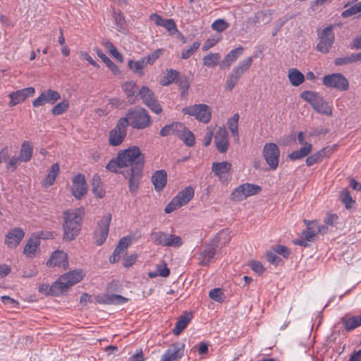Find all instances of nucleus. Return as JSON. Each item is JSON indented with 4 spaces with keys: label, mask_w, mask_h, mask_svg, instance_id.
Here are the masks:
<instances>
[{
    "label": "nucleus",
    "mask_w": 361,
    "mask_h": 361,
    "mask_svg": "<svg viewBox=\"0 0 361 361\" xmlns=\"http://www.w3.org/2000/svg\"><path fill=\"white\" fill-rule=\"evenodd\" d=\"M145 158V154L135 146L130 147L118 153L120 163L124 167L119 173L128 180L129 190L132 194L137 192L142 178Z\"/></svg>",
    "instance_id": "nucleus-1"
},
{
    "label": "nucleus",
    "mask_w": 361,
    "mask_h": 361,
    "mask_svg": "<svg viewBox=\"0 0 361 361\" xmlns=\"http://www.w3.org/2000/svg\"><path fill=\"white\" fill-rule=\"evenodd\" d=\"M83 210L82 209H69L63 212V239L67 241L73 240L80 230Z\"/></svg>",
    "instance_id": "nucleus-2"
},
{
    "label": "nucleus",
    "mask_w": 361,
    "mask_h": 361,
    "mask_svg": "<svg viewBox=\"0 0 361 361\" xmlns=\"http://www.w3.org/2000/svg\"><path fill=\"white\" fill-rule=\"evenodd\" d=\"M160 135L163 137L171 135L177 136L189 147L193 146L195 142L193 133L180 122H173L164 126L160 130Z\"/></svg>",
    "instance_id": "nucleus-3"
},
{
    "label": "nucleus",
    "mask_w": 361,
    "mask_h": 361,
    "mask_svg": "<svg viewBox=\"0 0 361 361\" xmlns=\"http://www.w3.org/2000/svg\"><path fill=\"white\" fill-rule=\"evenodd\" d=\"M151 240L156 245L178 248L183 245V240L179 235L161 231L151 233Z\"/></svg>",
    "instance_id": "nucleus-4"
},
{
    "label": "nucleus",
    "mask_w": 361,
    "mask_h": 361,
    "mask_svg": "<svg viewBox=\"0 0 361 361\" xmlns=\"http://www.w3.org/2000/svg\"><path fill=\"white\" fill-rule=\"evenodd\" d=\"M300 97L310 104L317 113L326 116L332 115L331 107L318 93L312 91H305Z\"/></svg>",
    "instance_id": "nucleus-5"
},
{
    "label": "nucleus",
    "mask_w": 361,
    "mask_h": 361,
    "mask_svg": "<svg viewBox=\"0 0 361 361\" xmlns=\"http://www.w3.org/2000/svg\"><path fill=\"white\" fill-rule=\"evenodd\" d=\"M128 125L136 129H144L151 124L150 116L143 108H136L129 110L126 117Z\"/></svg>",
    "instance_id": "nucleus-6"
},
{
    "label": "nucleus",
    "mask_w": 361,
    "mask_h": 361,
    "mask_svg": "<svg viewBox=\"0 0 361 361\" xmlns=\"http://www.w3.org/2000/svg\"><path fill=\"white\" fill-rule=\"evenodd\" d=\"M194 196V189L188 186L180 191L176 197L166 206L164 212L167 214L187 204Z\"/></svg>",
    "instance_id": "nucleus-7"
},
{
    "label": "nucleus",
    "mask_w": 361,
    "mask_h": 361,
    "mask_svg": "<svg viewBox=\"0 0 361 361\" xmlns=\"http://www.w3.org/2000/svg\"><path fill=\"white\" fill-rule=\"evenodd\" d=\"M183 112L185 114L195 116L198 121L204 123H208L212 118V109L204 104L186 106L183 109Z\"/></svg>",
    "instance_id": "nucleus-8"
},
{
    "label": "nucleus",
    "mask_w": 361,
    "mask_h": 361,
    "mask_svg": "<svg viewBox=\"0 0 361 361\" xmlns=\"http://www.w3.org/2000/svg\"><path fill=\"white\" fill-rule=\"evenodd\" d=\"M85 276L82 269H75L61 275L57 280L61 293H66L72 286L80 282Z\"/></svg>",
    "instance_id": "nucleus-9"
},
{
    "label": "nucleus",
    "mask_w": 361,
    "mask_h": 361,
    "mask_svg": "<svg viewBox=\"0 0 361 361\" xmlns=\"http://www.w3.org/2000/svg\"><path fill=\"white\" fill-rule=\"evenodd\" d=\"M128 121L126 118H121L114 128L109 131V143L111 146H119L126 136Z\"/></svg>",
    "instance_id": "nucleus-10"
},
{
    "label": "nucleus",
    "mask_w": 361,
    "mask_h": 361,
    "mask_svg": "<svg viewBox=\"0 0 361 361\" xmlns=\"http://www.w3.org/2000/svg\"><path fill=\"white\" fill-rule=\"evenodd\" d=\"M261 188L255 184L244 183L236 188L231 195V199L235 202H241L250 196L261 191Z\"/></svg>",
    "instance_id": "nucleus-11"
},
{
    "label": "nucleus",
    "mask_w": 361,
    "mask_h": 361,
    "mask_svg": "<svg viewBox=\"0 0 361 361\" xmlns=\"http://www.w3.org/2000/svg\"><path fill=\"white\" fill-rule=\"evenodd\" d=\"M333 27V25L328 26L318 33L317 51L324 54L329 52L335 39Z\"/></svg>",
    "instance_id": "nucleus-12"
},
{
    "label": "nucleus",
    "mask_w": 361,
    "mask_h": 361,
    "mask_svg": "<svg viewBox=\"0 0 361 361\" xmlns=\"http://www.w3.org/2000/svg\"><path fill=\"white\" fill-rule=\"evenodd\" d=\"M323 84L327 87L335 88L340 91H346L349 88L347 78L341 73H332L323 78Z\"/></svg>",
    "instance_id": "nucleus-13"
},
{
    "label": "nucleus",
    "mask_w": 361,
    "mask_h": 361,
    "mask_svg": "<svg viewBox=\"0 0 361 361\" xmlns=\"http://www.w3.org/2000/svg\"><path fill=\"white\" fill-rule=\"evenodd\" d=\"M280 151L273 142L267 143L263 148V156L271 169H276L279 165Z\"/></svg>",
    "instance_id": "nucleus-14"
},
{
    "label": "nucleus",
    "mask_w": 361,
    "mask_h": 361,
    "mask_svg": "<svg viewBox=\"0 0 361 361\" xmlns=\"http://www.w3.org/2000/svg\"><path fill=\"white\" fill-rule=\"evenodd\" d=\"M139 95L143 103L147 105L153 112L159 114L161 111L160 104L157 102L152 91L146 86H143L139 91Z\"/></svg>",
    "instance_id": "nucleus-15"
},
{
    "label": "nucleus",
    "mask_w": 361,
    "mask_h": 361,
    "mask_svg": "<svg viewBox=\"0 0 361 361\" xmlns=\"http://www.w3.org/2000/svg\"><path fill=\"white\" fill-rule=\"evenodd\" d=\"M214 144L217 150L225 153L229 147V135L224 126L219 127L214 135Z\"/></svg>",
    "instance_id": "nucleus-16"
},
{
    "label": "nucleus",
    "mask_w": 361,
    "mask_h": 361,
    "mask_svg": "<svg viewBox=\"0 0 361 361\" xmlns=\"http://www.w3.org/2000/svg\"><path fill=\"white\" fill-rule=\"evenodd\" d=\"M60 98V94L57 91L49 89L42 92L41 94L33 101L32 105L35 107H38L45 104H53Z\"/></svg>",
    "instance_id": "nucleus-17"
},
{
    "label": "nucleus",
    "mask_w": 361,
    "mask_h": 361,
    "mask_svg": "<svg viewBox=\"0 0 361 361\" xmlns=\"http://www.w3.org/2000/svg\"><path fill=\"white\" fill-rule=\"evenodd\" d=\"M71 190L73 195L78 200L86 195L87 185L84 175L80 173L73 178Z\"/></svg>",
    "instance_id": "nucleus-18"
},
{
    "label": "nucleus",
    "mask_w": 361,
    "mask_h": 361,
    "mask_svg": "<svg viewBox=\"0 0 361 361\" xmlns=\"http://www.w3.org/2000/svg\"><path fill=\"white\" fill-rule=\"evenodd\" d=\"M184 348L183 343H174L163 355L161 361H177L183 355Z\"/></svg>",
    "instance_id": "nucleus-19"
},
{
    "label": "nucleus",
    "mask_w": 361,
    "mask_h": 361,
    "mask_svg": "<svg viewBox=\"0 0 361 361\" xmlns=\"http://www.w3.org/2000/svg\"><path fill=\"white\" fill-rule=\"evenodd\" d=\"M34 87L23 88L16 92H11L8 97L11 99L9 102L10 106H13L25 101L27 98L32 97L35 94Z\"/></svg>",
    "instance_id": "nucleus-20"
},
{
    "label": "nucleus",
    "mask_w": 361,
    "mask_h": 361,
    "mask_svg": "<svg viewBox=\"0 0 361 361\" xmlns=\"http://www.w3.org/2000/svg\"><path fill=\"white\" fill-rule=\"evenodd\" d=\"M218 242L217 239H213L210 243L205 246L204 250L201 252L199 258L200 265H207L210 260L214 258L218 246Z\"/></svg>",
    "instance_id": "nucleus-21"
},
{
    "label": "nucleus",
    "mask_w": 361,
    "mask_h": 361,
    "mask_svg": "<svg viewBox=\"0 0 361 361\" xmlns=\"http://www.w3.org/2000/svg\"><path fill=\"white\" fill-rule=\"evenodd\" d=\"M231 170V164L228 161L214 162L212 164V171L221 182L228 180Z\"/></svg>",
    "instance_id": "nucleus-22"
},
{
    "label": "nucleus",
    "mask_w": 361,
    "mask_h": 361,
    "mask_svg": "<svg viewBox=\"0 0 361 361\" xmlns=\"http://www.w3.org/2000/svg\"><path fill=\"white\" fill-rule=\"evenodd\" d=\"M335 149V146H328L323 148L322 149L308 157L305 160L306 164L308 166H310L315 164L320 163L324 157H330L334 152Z\"/></svg>",
    "instance_id": "nucleus-23"
},
{
    "label": "nucleus",
    "mask_w": 361,
    "mask_h": 361,
    "mask_svg": "<svg viewBox=\"0 0 361 361\" xmlns=\"http://www.w3.org/2000/svg\"><path fill=\"white\" fill-rule=\"evenodd\" d=\"M47 265L49 267H59L66 269L68 266L67 254L60 250L54 252L47 261Z\"/></svg>",
    "instance_id": "nucleus-24"
},
{
    "label": "nucleus",
    "mask_w": 361,
    "mask_h": 361,
    "mask_svg": "<svg viewBox=\"0 0 361 361\" xmlns=\"http://www.w3.org/2000/svg\"><path fill=\"white\" fill-rule=\"evenodd\" d=\"M24 235L25 233L21 228H15L6 235L5 244L10 248H14L20 244Z\"/></svg>",
    "instance_id": "nucleus-25"
},
{
    "label": "nucleus",
    "mask_w": 361,
    "mask_h": 361,
    "mask_svg": "<svg viewBox=\"0 0 361 361\" xmlns=\"http://www.w3.org/2000/svg\"><path fill=\"white\" fill-rule=\"evenodd\" d=\"M111 219V214H107L99 224V229L95 233V236L97 238V243L98 245H102L106 239Z\"/></svg>",
    "instance_id": "nucleus-26"
},
{
    "label": "nucleus",
    "mask_w": 361,
    "mask_h": 361,
    "mask_svg": "<svg viewBox=\"0 0 361 361\" xmlns=\"http://www.w3.org/2000/svg\"><path fill=\"white\" fill-rule=\"evenodd\" d=\"M131 243V238L129 236L122 238L114 250L112 255L109 258L111 263H115L118 261L121 255H124L128 249V247Z\"/></svg>",
    "instance_id": "nucleus-27"
},
{
    "label": "nucleus",
    "mask_w": 361,
    "mask_h": 361,
    "mask_svg": "<svg viewBox=\"0 0 361 361\" xmlns=\"http://www.w3.org/2000/svg\"><path fill=\"white\" fill-rule=\"evenodd\" d=\"M244 49L243 47H238L234 49H232L229 53L224 57L221 63V68H225L229 67L243 53Z\"/></svg>",
    "instance_id": "nucleus-28"
},
{
    "label": "nucleus",
    "mask_w": 361,
    "mask_h": 361,
    "mask_svg": "<svg viewBox=\"0 0 361 361\" xmlns=\"http://www.w3.org/2000/svg\"><path fill=\"white\" fill-rule=\"evenodd\" d=\"M152 181L156 190H161L167 181L166 172L164 170L156 171L152 176Z\"/></svg>",
    "instance_id": "nucleus-29"
},
{
    "label": "nucleus",
    "mask_w": 361,
    "mask_h": 361,
    "mask_svg": "<svg viewBox=\"0 0 361 361\" xmlns=\"http://www.w3.org/2000/svg\"><path fill=\"white\" fill-rule=\"evenodd\" d=\"M40 244L38 237L31 236L27 241L24 247V254L28 257H33Z\"/></svg>",
    "instance_id": "nucleus-30"
},
{
    "label": "nucleus",
    "mask_w": 361,
    "mask_h": 361,
    "mask_svg": "<svg viewBox=\"0 0 361 361\" xmlns=\"http://www.w3.org/2000/svg\"><path fill=\"white\" fill-rule=\"evenodd\" d=\"M122 89L125 92L128 100L130 103L133 104L137 97V86L135 82L128 81L122 85Z\"/></svg>",
    "instance_id": "nucleus-31"
},
{
    "label": "nucleus",
    "mask_w": 361,
    "mask_h": 361,
    "mask_svg": "<svg viewBox=\"0 0 361 361\" xmlns=\"http://www.w3.org/2000/svg\"><path fill=\"white\" fill-rule=\"evenodd\" d=\"M39 291L44 295H50L52 296H59L61 295L59 286L57 284V281H55L51 286L47 283H42L39 286Z\"/></svg>",
    "instance_id": "nucleus-32"
},
{
    "label": "nucleus",
    "mask_w": 361,
    "mask_h": 361,
    "mask_svg": "<svg viewBox=\"0 0 361 361\" xmlns=\"http://www.w3.org/2000/svg\"><path fill=\"white\" fill-rule=\"evenodd\" d=\"M192 318V314L190 313H185L181 315L176 324L173 333L175 335H179L187 326Z\"/></svg>",
    "instance_id": "nucleus-33"
},
{
    "label": "nucleus",
    "mask_w": 361,
    "mask_h": 361,
    "mask_svg": "<svg viewBox=\"0 0 361 361\" xmlns=\"http://www.w3.org/2000/svg\"><path fill=\"white\" fill-rule=\"evenodd\" d=\"M345 329L350 331L361 326V315L342 318Z\"/></svg>",
    "instance_id": "nucleus-34"
},
{
    "label": "nucleus",
    "mask_w": 361,
    "mask_h": 361,
    "mask_svg": "<svg viewBox=\"0 0 361 361\" xmlns=\"http://www.w3.org/2000/svg\"><path fill=\"white\" fill-rule=\"evenodd\" d=\"M312 150V145L311 143H305L302 147L298 150H295L288 155L291 160H297L307 157Z\"/></svg>",
    "instance_id": "nucleus-35"
},
{
    "label": "nucleus",
    "mask_w": 361,
    "mask_h": 361,
    "mask_svg": "<svg viewBox=\"0 0 361 361\" xmlns=\"http://www.w3.org/2000/svg\"><path fill=\"white\" fill-rule=\"evenodd\" d=\"M288 78L293 86L297 87L304 81V75L296 68H290L288 72Z\"/></svg>",
    "instance_id": "nucleus-36"
},
{
    "label": "nucleus",
    "mask_w": 361,
    "mask_h": 361,
    "mask_svg": "<svg viewBox=\"0 0 361 361\" xmlns=\"http://www.w3.org/2000/svg\"><path fill=\"white\" fill-rule=\"evenodd\" d=\"M128 66L135 73L139 75H143V69L147 66V64L142 58L138 61L129 60L128 62Z\"/></svg>",
    "instance_id": "nucleus-37"
},
{
    "label": "nucleus",
    "mask_w": 361,
    "mask_h": 361,
    "mask_svg": "<svg viewBox=\"0 0 361 361\" xmlns=\"http://www.w3.org/2000/svg\"><path fill=\"white\" fill-rule=\"evenodd\" d=\"M239 120V115L238 114H234L228 121V128L231 133L233 139L236 141H239L238 123Z\"/></svg>",
    "instance_id": "nucleus-38"
},
{
    "label": "nucleus",
    "mask_w": 361,
    "mask_h": 361,
    "mask_svg": "<svg viewBox=\"0 0 361 361\" xmlns=\"http://www.w3.org/2000/svg\"><path fill=\"white\" fill-rule=\"evenodd\" d=\"M94 50L96 51L97 56L114 74H117L119 72L117 66L111 61V59L106 56L101 49L99 48H94Z\"/></svg>",
    "instance_id": "nucleus-39"
},
{
    "label": "nucleus",
    "mask_w": 361,
    "mask_h": 361,
    "mask_svg": "<svg viewBox=\"0 0 361 361\" xmlns=\"http://www.w3.org/2000/svg\"><path fill=\"white\" fill-rule=\"evenodd\" d=\"M32 156V147L29 142H24L22 144L21 149L20 151V155L18 156L22 161L27 162L30 160Z\"/></svg>",
    "instance_id": "nucleus-40"
},
{
    "label": "nucleus",
    "mask_w": 361,
    "mask_h": 361,
    "mask_svg": "<svg viewBox=\"0 0 361 361\" xmlns=\"http://www.w3.org/2000/svg\"><path fill=\"white\" fill-rule=\"evenodd\" d=\"M59 172V165L56 163L51 166V170L43 181V185L46 187L51 186L54 184L56 176Z\"/></svg>",
    "instance_id": "nucleus-41"
},
{
    "label": "nucleus",
    "mask_w": 361,
    "mask_h": 361,
    "mask_svg": "<svg viewBox=\"0 0 361 361\" xmlns=\"http://www.w3.org/2000/svg\"><path fill=\"white\" fill-rule=\"evenodd\" d=\"M101 179L99 176L94 175L92 180V191L95 196L99 198L104 197L105 192L101 187Z\"/></svg>",
    "instance_id": "nucleus-42"
},
{
    "label": "nucleus",
    "mask_w": 361,
    "mask_h": 361,
    "mask_svg": "<svg viewBox=\"0 0 361 361\" xmlns=\"http://www.w3.org/2000/svg\"><path fill=\"white\" fill-rule=\"evenodd\" d=\"M252 63V58L251 56L247 57L240 61L233 70L236 72L239 75H242L247 71Z\"/></svg>",
    "instance_id": "nucleus-43"
},
{
    "label": "nucleus",
    "mask_w": 361,
    "mask_h": 361,
    "mask_svg": "<svg viewBox=\"0 0 361 361\" xmlns=\"http://www.w3.org/2000/svg\"><path fill=\"white\" fill-rule=\"evenodd\" d=\"M221 59V55L219 53H210L203 58V63L207 67H214L216 66Z\"/></svg>",
    "instance_id": "nucleus-44"
},
{
    "label": "nucleus",
    "mask_w": 361,
    "mask_h": 361,
    "mask_svg": "<svg viewBox=\"0 0 361 361\" xmlns=\"http://www.w3.org/2000/svg\"><path fill=\"white\" fill-rule=\"evenodd\" d=\"M178 74L179 73L175 70H167L165 75L161 78L160 81L161 85L164 86L170 85L173 81H175Z\"/></svg>",
    "instance_id": "nucleus-45"
},
{
    "label": "nucleus",
    "mask_w": 361,
    "mask_h": 361,
    "mask_svg": "<svg viewBox=\"0 0 361 361\" xmlns=\"http://www.w3.org/2000/svg\"><path fill=\"white\" fill-rule=\"evenodd\" d=\"M128 300V299L125 297L120 295L113 294L105 296L103 302L106 304L121 305L126 302Z\"/></svg>",
    "instance_id": "nucleus-46"
},
{
    "label": "nucleus",
    "mask_w": 361,
    "mask_h": 361,
    "mask_svg": "<svg viewBox=\"0 0 361 361\" xmlns=\"http://www.w3.org/2000/svg\"><path fill=\"white\" fill-rule=\"evenodd\" d=\"M240 78V75L232 70L231 73L226 80V87L229 90H232L233 87L237 85Z\"/></svg>",
    "instance_id": "nucleus-47"
},
{
    "label": "nucleus",
    "mask_w": 361,
    "mask_h": 361,
    "mask_svg": "<svg viewBox=\"0 0 361 361\" xmlns=\"http://www.w3.org/2000/svg\"><path fill=\"white\" fill-rule=\"evenodd\" d=\"M106 170L113 172L118 173V169H124L123 164H121L120 159H118V154L116 158L112 159L106 166Z\"/></svg>",
    "instance_id": "nucleus-48"
},
{
    "label": "nucleus",
    "mask_w": 361,
    "mask_h": 361,
    "mask_svg": "<svg viewBox=\"0 0 361 361\" xmlns=\"http://www.w3.org/2000/svg\"><path fill=\"white\" fill-rule=\"evenodd\" d=\"M361 12V1L353 4L348 9L343 11L341 13L343 18H348Z\"/></svg>",
    "instance_id": "nucleus-49"
},
{
    "label": "nucleus",
    "mask_w": 361,
    "mask_h": 361,
    "mask_svg": "<svg viewBox=\"0 0 361 361\" xmlns=\"http://www.w3.org/2000/svg\"><path fill=\"white\" fill-rule=\"evenodd\" d=\"M69 107L68 101H63L56 104L51 109V114L54 116H58L66 112Z\"/></svg>",
    "instance_id": "nucleus-50"
},
{
    "label": "nucleus",
    "mask_w": 361,
    "mask_h": 361,
    "mask_svg": "<svg viewBox=\"0 0 361 361\" xmlns=\"http://www.w3.org/2000/svg\"><path fill=\"white\" fill-rule=\"evenodd\" d=\"M305 223L307 225L308 231L302 233V238H303L307 242H311L314 240V238L316 235L315 232L310 231L312 229L311 225L315 224L316 221H310L305 220Z\"/></svg>",
    "instance_id": "nucleus-51"
},
{
    "label": "nucleus",
    "mask_w": 361,
    "mask_h": 361,
    "mask_svg": "<svg viewBox=\"0 0 361 361\" xmlns=\"http://www.w3.org/2000/svg\"><path fill=\"white\" fill-rule=\"evenodd\" d=\"M340 199L343 203L345 204V207L349 209L351 207L350 204L353 202L350 192L347 189L341 190L340 194Z\"/></svg>",
    "instance_id": "nucleus-52"
},
{
    "label": "nucleus",
    "mask_w": 361,
    "mask_h": 361,
    "mask_svg": "<svg viewBox=\"0 0 361 361\" xmlns=\"http://www.w3.org/2000/svg\"><path fill=\"white\" fill-rule=\"evenodd\" d=\"M169 274H170L169 269L167 267L166 264L163 263V264L157 265V273L156 274L150 273L149 274V276L150 277H154V276H156L157 275H159V276H163V277H166V276H168L169 275Z\"/></svg>",
    "instance_id": "nucleus-53"
},
{
    "label": "nucleus",
    "mask_w": 361,
    "mask_h": 361,
    "mask_svg": "<svg viewBox=\"0 0 361 361\" xmlns=\"http://www.w3.org/2000/svg\"><path fill=\"white\" fill-rule=\"evenodd\" d=\"M200 43L195 42L188 49H185L182 51L181 57L183 59L190 58L195 51L200 47Z\"/></svg>",
    "instance_id": "nucleus-54"
},
{
    "label": "nucleus",
    "mask_w": 361,
    "mask_h": 361,
    "mask_svg": "<svg viewBox=\"0 0 361 361\" xmlns=\"http://www.w3.org/2000/svg\"><path fill=\"white\" fill-rule=\"evenodd\" d=\"M228 27V23L224 19H218L212 24V28L217 32H223Z\"/></svg>",
    "instance_id": "nucleus-55"
},
{
    "label": "nucleus",
    "mask_w": 361,
    "mask_h": 361,
    "mask_svg": "<svg viewBox=\"0 0 361 361\" xmlns=\"http://www.w3.org/2000/svg\"><path fill=\"white\" fill-rule=\"evenodd\" d=\"M215 128L216 126L213 125L207 127V132L203 138V144L204 146L207 147L211 144Z\"/></svg>",
    "instance_id": "nucleus-56"
},
{
    "label": "nucleus",
    "mask_w": 361,
    "mask_h": 361,
    "mask_svg": "<svg viewBox=\"0 0 361 361\" xmlns=\"http://www.w3.org/2000/svg\"><path fill=\"white\" fill-rule=\"evenodd\" d=\"M162 51L161 49H157L149 54L147 56L142 57L143 60L145 61V63L147 64H153L155 61L160 56Z\"/></svg>",
    "instance_id": "nucleus-57"
},
{
    "label": "nucleus",
    "mask_w": 361,
    "mask_h": 361,
    "mask_svg": "<svg viewBox=\"0 0 361 361\" xmlns=\"http://www.w3.org/2000/svg\"><path fill=\"white\" fill-rule=\"evenodd\" d=\"M266 259L272 264L278 265L281 261V259L277 256L276 252L268 251L265 255Z\"/></svg>",
    "instance_id": "nucleus-58"
},
{
    "label": "nucleus",
    "mask_w": 361,
    "mask_h": 361,
    "mask_svg": "<svg viewBox=\"0 0 361 361\" xmlns=\"http://www.w3.org/2000/svg\"><path fill=\"white\" fill-rule=\"evenodd\" d=\"M334 63L336 66H343L354 63L353 54L348 56L337 58L335 59Z\"/></svg>",
    "instance_id": "nucleus-59"
},
{
    "label": "nucleus",
    "mask_w": 361,
    "mask_h": 361,
    "mask_svg": "<svg viewBox=\"0 0 361 361\" xmlns=\"http://www.w3.org/2000/svg\"><path fill=\"white\" fill-rule=\"evenodd\" d=\"M163 27L166 28L171 34H174L177 32L176 25L173 20L172 19H166L164 24H163Z\"/></svg>",
    "instance_id": "nucleus-60"
},
{
    "label": "nucleus",
    "mask_w": 361,
    "mask_h": 361,
    "mask_svg": "<svg viewBox=\"0 0 361 361\" xmlns=\"http://www.w3.org/2000/svg\"><path fill=\"white\" fill-rule=\"evenodd\" d=\"M249 266L257 274H262L264 271V268L262 263L258 261H251L249 263Z\"/></svg>",
    "instance_id": "nucleus-61"
},
{
    "label": "nucleus",
    "mask_w": 361,
    "mask_h": 361,
    "mask_svg": "<svg viewBox=\"0 0 361 361\" xmlns=\"http://www.w3.org/2000/svg\"><path fill=\"white\" fill-rule=\"evenodd\" d=\"M79 56H80V58L81 59H83V60H85L87 61H88L91 65H92L93 66L96 67V68H99V66L98 65L97 63H96L94 59L92 58L91 56H90V54L88 53H87L86 51H80L79 52Z\"/></svg>",
    "instance_id": "nucleus-62"
},
{
    "label": "nucleus",
    "mask_w": 361,
    "mask_h": 361,
    "mask_svg": "<svg viewBox=\"0 0 361 361\" xmlns=\"http://www.w3.org/2000/svg\"><path fill=\"white\" fill-rule=\"evenodd\" d=\"M209 297L216 302H221L222 292L219 288H214L210 291Z\"/></svg>",
    "instance_id": "nucleus-63"
},
{
    "label": "nucleus",
    "mask_w": 361,
    "mask_h": 361,
    "mask_svg": "<svg viewBox=\"0 0 361 361\" xmlns=\"http://www.w3.org/2000/svg\"><path fill=\"white\" fill-rule=\"evenodd\" d=\"M176 83L181 89L184 90H188V89L189 88V82L185 76H182L178 78L176 80Z\"/></svg>",
    "instance_id": "nucleus-64"
}]
</instances>
